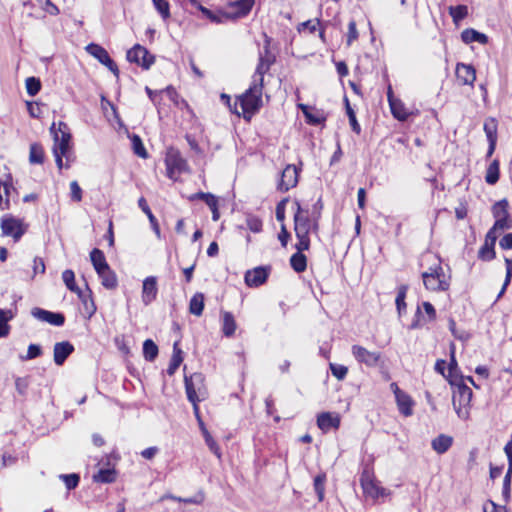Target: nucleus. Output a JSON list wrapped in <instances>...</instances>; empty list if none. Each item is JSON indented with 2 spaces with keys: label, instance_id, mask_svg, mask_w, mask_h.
I'll return each instance as SVG.
<instances>
[{
  "label": "nucleus",
  "instance_id": "obj_10",
  "mask_svg": "<svg viewBox=\"0 0 512 512\" xmlns=\"http://www.w3.org/2000/svg\"><path fill=\"white\" fill-rule=\"evenodd\" d=\"M1 230L4 236H11L18 241L25 232L21 220L13 216H4L1 220Z\"/></svg>",
  "mask_w": 512,
  "mask_h": 512
},
{
  "label": "nucleus",
  "instance_id": "obj_31",
  "mask_svg": "<svg viewBox=\"0 0 512 512\" xmlns=\"http://www.w3.org/2000/svg\"><path fill=\"white\" fill-rule=\"evenodd\" d=\"M90 259H91V262H92L96 272L109 267V265L105 259L104 253L98 248H94L91 251Z\"/></svg>",
  "mask_w": 512,
  "mask_h": 512
},
{
  "label": "nucleus",
  "instance_id": "obj_53",
  "mask_svg": "<svg viewBox=\"0 0 512 512\" xmlns=\"http://www.w3.org/2000/svg\"><path fill=\"white\" fill-rule=\"evenodd\" d=\"M330 370L332 375L338 380H343L348 373V368L346 366L335 363H330Z\"/></svg>",
  "mask_w": 512,
  "mask_h": 512
},
{
  "label": "nucleus",
  "instance_id": "obj_22",
  "mask_svg": "<svg viewBox=\"0 0 512 512\" xmlns=\"http://www.w3.org/2000/svg\"><path fill=\"white\" fill-rule=\"evenodd\" d=\"M395 399H396L398 409L401 414H403L404 416L412 415L413 401L407 393H405V392L398 393V395L395 396Z\"/></svg>",
  "mask_w": 512,
  "mask_h": 512
},
{
  "label": "nucleus",
  "instance_id": "obj_17",
  "mask_svg": "<svg viewBox=\"0 0 512 512\" xmlns=\"http://www.w3.org/2000/svg\"><path fill=\"white\" fill-rule=\"evenodd\" d=\"M456 77L462 85H473L476 80L475 69L471 65L459 63L456 66Z\"/></svg>",
  "mask_w": 512,
  "mask_h": 512
},
{
  "label": "nucleus",
  "instance_id": "obj_18",
  "mask_svg": "<svg viewBox=\"0 0 512 512\" xmlns=\"http://www.w3.org/2000/svg\"><path fill=\"white\" fill-rule=\"evenodd\" d=\"M157 295V280L155 277H147L143 281L142 301L145 305L150 304Z\"/></svg>",
  "mask_w": 512,
  "mask_h": 512
},
{
  "label": "nucleus",
  "instance_id": "obj_11",
  "mask_svg": "<svg viewBox=\"0 0 512 512\" xmlns=\"http://www.w3.org/2000/svg\"><path fill=\"white\" fill-rule=\"evenodd\" d=\"M254 3V0H235L229 2L225 7L227 18L235 19L246 16L251 11Z\"/></svg>",
  "mask_w": 512,
  "mask_h": 512
},
{
  "label": "nucleus",
  "instance_id": "obj_44",
  "mask_svg": "<svg viewBox=\"0 0 512 512\" xmlns=\"http://www.w3.org/2000/svg\"><path fill=\"white\" fill-rule=\"evenodd\" d=\"M479 258L484 261H490L495 258L494 245L485 241L483 246L479 250Z\"/></svg>",
  "mask_w": 512,
  "mask_h": 512
},
{
  "label": "nucleus",
  "instance_id": "obj_58",
  "mask_svg": "<svg viewBox=\"0 0 512 512\" xmlns=\"http://www.w3.org/2000/svg\"><path fill=\"white\" fill-rule=\"evenodd\" d=\"M80 298L85 307V311L88 313L89 317H91L96 311V306H95L92 298L89 295H84L83 293H82V297H80Z\"/></svg>",
  "mask_w": 512,
  "mask_h": 512
},
{
  "label": "nucleus",
  "instance_id": "obj_61",
  "mask_svg": "<svg viewBox=\"0 0 512 512\" xmlns=\"http://www.w3.org/2000/svg\"><path fill=\"white\" fill-rule=\"evenodd\" d=\"M70 190H71V198L72 200L76 202H80L82 199V190L80 186L78 185L77 181H72L70 183Z\"/></svg>",
  "mask_w": 512,
  "mask_h": 512
},
{
  "label": "nucleus",
  "instance_id": "obj_60",
  "mask_svg": "<svg viewBox=\"0 0 512 512\" xmlns=\"http://www.w3.org/2000/svg\"><path fill=\"white\" fill-rule=\"evenodd\" d=\"M183 361V357L179 355H172L170 364L167 369L169 375H173Z\"/></svg>",
  "mask_w": 512,
  "mask_h": 512
},
{
  "label": "nucleus",
  "instance_id": "obj_59",
  "mask_svg": "<svg viewBox=\"0 0 512 512\" xmlns=\"http://www.w3.org/2000/svg\"><path fill=\"white\" fill-rule=\"evenodd\" d=\"M42 354V349L37 344H30L28 346L27 355L23 357L25 360H31L39 357Z\"/></svg>",
  "mask_w": 512,
  "mask_h": 512
},
{
  "label": "nucleus",
  "instance_id": "obj_26",
  "mask_svg": "<svg viewBox=\"0 0 512 512\" xmlns=\"http://www.w3.org/2000/svg\"><path fill=\"white\" fill-rule=\"evenodd\" d=\"M197 8L202 12V14L207 18L209 19L211 22H214V23H222L224 22L225 20H229V18H227L226 16V13L227 11L225 10H216V11H212V10H209L205 7H203L202 5L200 4H197Z\"/></svg>",
  "mask_w": 512,
  "mask_h": 512
},
{
  "label": "nucleus",
  "instance_id": "obj_19",
  "mask_svg": "<svg viewBox=\"0 0 512 512\" xmlns=\"http://www.w3.org/2000/svg\"><path fill=\"white\" fill-rule=\"evenodd\" d=\"M484 131L489 142L487 156L490 157L495 149L497 141V122L494 118H489L485 120Z\"/></svg>",
  "mask_w": 512,
  "mask_h": 512
},
{
  "label": "nucleus",
  "instance_id": "obj_15",
  "mask_svg": "<svg viewBox=\"0 0 512 512\" xmlns=\"http://www.w3.org/2000/svg\"><path fill=\"white\" fill-rule=\"evenodd\" d=\"M317 426L323 432H327L332 428L338 429L340 426V417L338 414L322 412L317 416Z\"/></svg>",
  "mask_w": 512,
  "mask_h": 512
},
{
  "label": "nucleus",
  "instance_id": "obj_6",
  "mask_svg": "<svg viewBox=\"0 0 512 512\" xmlns=\"http://www.w3.org/2000/svg\"><path fill=\"white\" fill-rule=\"evenodd\" d=\"M423 283L428 290L445 291L449 288V282L442 267L431 268L430 272L422 274Z\"/></svg>",
  "mask_w": 512,
  "mask_h": 512
},
{
  "label": "nucleus",
  "instance_id": "obj_32",
  "mask_svg": "<svg viewBox=\"0 0 512 512\" xmlns=\"http://www.w3.org/2000/svg\"><path fill=\"white\" fill-rule=\"evenodd\" d=\"M222 322H223V326H222L223 334L226 337H231L235 333V330H236V322H235V319H234V316L232 315V313L227 312V311L223 312Z\"/></svg>",
  "mask_w": 512,
  "mask_h": 512
},
{
  "label": "nucleus",
  "instance_id": "obj_45",
  "mask_svg": "<svg viewBox=\"0 0 512 512\" xmlns=\"http://www.w3.org/2000/svg\"><path fill=\"white\" fill-rule=\"evenodd\" d=\"M269 69L270 66L264 64L259 60L255 73L252 77V81L263 85L264 75L269 71Z\"/></svg>",
  "mask_w": 512,
  "mask_h": 512
},
{
  "label": "nucleus",
  "instance_id": "obj_37",
  "mask_svg": "<svg viewBox=\"0 0 512 512\" xmlns=\"http://www.w3.org/2000/svg\"><path fill=\"white\" fill-rule=\"evenodd\" d=\"M407 290H408L407 285H400L398 287L395 303H396V308H397L398 314L400 316L406 310L405 298H406Z\"/></svg>",
  "mask_w": 512,
  "mask_h": 512
},
{
  "label": "nucleus",
  "instance_id": "obj_25",
  "mask_svg": "<svg viewBox=\"0 0 512 512\" xmlns=\"http://www.w3.org/2000/svg\"><path fill=\"white\" fill-rule=\"evenodd\" d=\"M98 276L101 279L102 285L107 289H114L117 286V277L116 274L107 267L103 270L97 272Z\"/></svg>",
  "mask_w": 512,
  "mask_h": 512
},
{
  "label": "nucleus",
  "instance_id": "obj_27",
  "mask_svg": "<svg viewBox=\"0 0 512 512\" xmlns=\"http://www.w3.org/2000/svg\"><path fill=\"white\" fill-rule=\"evenodd\" d=\"M303 251L304 250H297V252L290 257V265L297 273L304 272L307 268V258L302 253Z\"/></svg>",
  "mask_w": 512,
  "mask_h": 512
},
{
  "label": "nucleus",
  "instance_id": "obj_40",
  "mask_svg": "<svg viewBox=\"0 0 512 512\" xmlns=\"http://www.w3.org/2000/svg\"><path fill=\"white\" fill-rule=\"evenodd\" d=\"M499 162H491L487 168L485 180L488 184L493 185L499 179Z\"/></svg>",
  "mask_w": 512,
  "mask_h": 512
},
{
  "label": "nucleus",
  "instance_id": "obj_28",
  "mask_svg": "<svg viewBox=\"0 0 512 512\" xmlns=\"http://www.w3.org/2000/svg\"><path fill=\"white\" fill-rule=\"evenodd\" d=\"M86 51L95 57L101 64L109 62L108 52L100 45L91 43L86 47Z\"/></svg>",
  "mask_w": 512,
  "mask_h": 512
},
{
  "label": "nucleus",
  "instance_id": "obj_48",
  "mask_svg": "<svg viewBox=\"0 0 512 512\" xmlns=\"http://www.w3.org/2000/svg\"><path fill=\"white\" fill-rule=\"evenodd\" d=\"M203 436H204L205 442H206L207 446L209 447L210 451L214 455H216L218 459H221L220 448H219L218 444L216 443V441L211 436V434L209 433V431L205 430Z\"/></svg>",
  "mask_w": 512,
  "mask_h": 512
},
{
  "label": "nucleus",
  "instance_id": "obj_51",
  "mask_svg": "<svg viewBox=\"0 0 512 512\" xmlns=\"http://www.w3.org/2000/svg\"><path fill=\"white\" fill-rule=\"evenodd\" d=\"M346 44L347 46H351L354 41H356L359 37L358 30L356 28V22L351 20L348 24V32L346 35Z\"/></svg>",
  "mask_w": 512,
  "mask_h": 512
},
{
  "label": "nucleus",
  "instance_id": "obj_38",
  "mask_svg": "<svg viewBox=\"0 0 512 512\" xmlns=\"http://www.w3.org/2000/svg\"><path fill=\"white\" fill-rule=\"evenodd\" d=\"M130 140H131V147H132V150L135 153V155L140 158H146L147 151L143 145L141 138L138 135L133 134L132 136H130Z\"/></svg>",
  "mask_w": 512,
  "mask_h": 512
},
{
  "label": "nucleus",
  "instance_id": "obj_21",
  "mask_svg": "<svg viewBox=\"0 0 512 512\" xmlns=\"http://www.w3.org/2000/svg\"><path fill=\"white\" fill-rule=\"evenodd\" d=\"M453 438L451 436L441 434L434 438L431 442V446L438 454H444L452 446Z\"/></svg>",
  "mask_w": 512,
  "mask_h": 512
},
{
  "label": "nucleus",
  "instance_id": "obj_30",
  "mask_svg": "<svg viewBox=\"0 0 512 512\" xmlns=\"http://www.w3.org/2000/svg\"><path fill=\"white\" fill-rule=\"evenodd\" d=\"M138 206L147 215V218L149 219V221H150V223H151V225L153 227V230H154L155 234L157 235V237H160V229H159V225H158L157 219L153 215V213H152L151 209L149 208V206L147 204V201L145 200L144 197H141L138 200Z\"/></svg>",
  "mask_w": 512,
  "mask_h": 512
},
{
  "label": "nucleus",
  "instance_id": "obj_43",
  "mask_svg": "<svg viewBox=\"0 0 512 512\" xmlns=\"http://www.w3.org/2000/svg\"><path fill=\"white\" fill-rule=\"evenodd\" d=\"M25 86H26L27 93L30 96H35L36 94H38V92L41 89V82L36 77H28L25 80Z\"/></svg>",
  "mask_w": 512,
  "mask_h": 512
},
{
  "label": "nucleus",
  "instance_id": "obj_14",
  "mask_svg": "<svg viewBox=\"0 0 512 512\" xmlns=\"http://www.w3.org/2000/svg\"><path fill=\"white\" fill-rule=\"evenodd\" d=\"M73 351L74 346L68 341L56 343L53 348V359L55 364L58 366L63 365Z\"/></svg>",
  "mask_w": 512,
  "mask_h": 512
},
{
  "label": "nucleus",
  "instance_id": "obj_42",
  "mask_svg": "<svg viewBox=\"0 0 512 512\" xmlns=\"http://www.w3.org/2000/svg\"><path fill=\"white\" fill-rule=\"evenodd\" d=\"M325 481V474H319L314 478V489L320 502L324 500Z\"/></svg>",
  "mask_w": 512,
  "mask_h": 512
},
{
  "label": "nucleus",
  "instance_id": "obj_33",
  "mask_svg": "<svg viewBox=\"0 0 512 512\" xmlns=\"http://www.w3.org/2000/svg\"><path fill=\"white\" fill-rule=\"evenodd\" d=\"M186 162H166V175L176 181L182 171L185 170Z\"/></svg>",
  "mask_w": 512,
  "mask_h": 512
},
{
  "label": "nucleus",
  "instance_id": "obj_29",
  "mask_svg": "<svg viewBox=\"0 0 512 512\" xmlns=\"http://www.w3.org/2000/svg\"><path fill=\"white\" fill-rule=\"evenodd\" d=\"M204 310V295L200 292L195 293L190 299L189 312L195 316H201Z\"/></svg>",
  "mask_w": 512,
  "mask_h": 512
},
{
  "label": "nucleus",
  "instance_id": "obj_24",
  "mask_svg": "<svg viewBox=\"0 0 512 512\" xmlns=\"http://www.w3.org/2000/svg\"><path fill=\"white\" fill-rule=\"evenodd\" d=\"M15 314L10 309H0V338L7 337L10 333L8 322L14 318Z\"/></svg>",
  "mask_w": 512,
  "mask_h": 512
},
{
  "label": "nucleus",
  "instance_id": "obj_47",
  "mask_svg": "<svg viewBox=\"0 0 512 512\" xmlns=\"http://www.w3.org/2000/svg\"><path fill=\"white\" fill-rule=\"evenodd\" d=\"M155 9L159 12L163 19L170 17V5L166 0H152Z\"/></svg>",
  "mask_w": 512,
  "mask_h": 512
},
{
  "label": "nucleus",
  "instance_id": "obj_34",
  "mask_svg": "<svg viewBox=\"0 0 512 512\" xmlns=\"http://www.w3.org/2000/svg\"><path fill=\"white\" fill-rule=\"evenodd\" d=\"M116 479V471L115 469L107 468L100 469L93 476V480L98 483H112Z\"/></svg>",
  "mask_w": 512,
  "mask_h": 512
},
{
  "label": "nucleus",
  "instance_id": "obj_7",
  "mask_svg": "<svg viewBox=\"0 0 512 512\" xmlns=\"http://www.w3.org/2000/svg\"><path fill=\"white\" fill-rule=\"evenodd\" d=\"M301 166L302 162H299V165L287 164L285 166V168L280 173V179L277 183L278 191L287 192L297 185Z\"/></svg>",
  "mask_w": 512,
  "mask_h": 512
},
{
  "label": "nucleus",
  "instance_id": "obj_13",
  "mask_svg": "<svg viewBox=\"0 0 512 512\" xmlns=\"http://www.w3.org/2000/svg\"><path fill=\"white\" fill-rule=\"evenodd\" d=\"M31 315L42 322H47L53 326H62L65 322V316L59 312H51L42 308L35 307L31 310Z\"/></svg>",
  "mask_w": 512,
  "mask_h": 512
},
{
  "label": "nucleus",
  "instance_id": "obj_3",
  "mask_svg": "<svg viewBox=\"0 0 512 512\" xmlns=\"http://www.w3.org/2000/svg\"><path fill=\"white\" fill-rule=\"evenodd\" d=\"M450 383L455 387L452 398L454 410L459 418L467 420L470 416L473 392L471 388L463 383L462 379L459 381L450 379Z\"/></svg>",
  "mask_w": 512,
  "mask_h": 512
},
{
  "label": "nucleus",
  "instance_id": "obj_20",
  "mask_svg": "<svg viewBox=\"0 0 512 512\" xmlns=\"http://www.w3.org/2000/svg\"><path fill=\"white\" fill-rule=\"evenodd\" d=\"M390 109L392 115L399 121H406L412 114L406 109L404 103L401 100L394 97H390Z\"/></svg>",
  "mask_w": 512,
  "mask_h": 512
},
{
  "label": "nucleus",
  "instance_id": "obj_52",
  "mask_svg": "<svg viewBox=\"0 0 512 512\" xmlns=\"http://www.w3.org/2000/svg\"><path fill=\"white\" fill-rule=\"evenodd\" d=\"M247 227L254 233H259L262 230V221L260 218L254 215L247 216L246 219Z\"/></svg>",
  "mask_w": 512,
  "mask_h": 512
},
{
  "label": "nucleus",
  "instance_id": "obj_63",
  "mask_svg": "<svg viewBox=\"0 0 512 512\" xmlns=\"http://www.w3.org/2000/svg\"><path fill=\"white\" fill-rule=\"evenodd\" d=\"M171 498L175 501H178L181 503H186V504H201L204 500L203 495H198V496L191 497V498H181V497L172 496Z\"/></svg>",
  "mask_w": 512,
  "mask_h": 512
},
{
  "label": "nucleus",
  "instance_id": "obj_57",
  "mask_svg": "<svg viewBox=\"0 0 512 512\" xmlns=\"http://www.w3.org/2000/svg\"><path fill=\"white\" fill-rule=\"evenodd\" d=\"M493 227L496 228L497 230L510 229L512 227V220L510 216L496 218Z\"/></svg>",
  "mask_w": 512,
  "mask_h": 512
},
{
  "label": "nucleus",
  "instance_id": "obj_8",
  "mask_svg": "<svg viewBox=\"0 0 512 512\" xmlns=\"http://www.w3.org/2000/svg\"><path fill=\"white\" fill-rule=\"evenodd\" d=\"M351 353L359 364H363L369 368L378 366L382 358L381 352L370 351L358 344H355L351 347Z\"/></svg>",
  "mask_w": 512,
  "mask_h": 512
},
{
  "label": "nucleus",
  "instance_id": "obj_5",
  "mask_svg": "<svg viewBox=\"0 0 512 512\" xmlns=\"http://www.w3.org/2000/svg\"><path fill=\"white\" fill-rule=\"evenodd\" d=\"M184 381L187 398L190 402L201 401L205 398L204 376L201 373L185 376Z\"/></svg>",
  "mask_w": 512,
  "mask_h": 512
},
{
  "label": "nucleus",
  "instance_id": "obj_9",
  "mask_svg": "<svg viewBox=\"0 0 512 512\" xmlns=\"http://www.w3.org/2000/svg\"><path fill=\"white\" fill-rule=\"evenodd\" d=\"M127 60L140 65L144 69H149L154 63V56L151 55L145 47L137 44L128 50Z\"/></svg>",
  "mask_w": 512,
  "mask_h": 512
},
{
  "label": "nucleus",
  "instance_id": "obj_2",
  "mask_svg": "<svg viewBox=\"0 0 512 512\" xmlns=\"http://www.w3.org/2000/svg\"><path fill=\"white\" fill-rule=\"evenodd\" d=\"M262 91L263 85L251 82L249 88L235 101L234 112L240 115L237 110L238 104L242 109L243 117L249 120L262 106Z\"/></svg>",
  "mask_w": 512,
  "mask_h": 512
},
{
  "label": "nucleus",
  "instance_id": "obj_39",
  "mask_svg": "<svg viewBox=\"0 0 512 512\" xmlns=\"http://www.w3.org/2000/svg\"><path fill=\"white\" fill-rule=\"evenodd\" d=\"M508 201L506 199H502L498 202H496L492 207V214L493 217L496 218H502L510 216L508 212Z\"/></svg>",
  "mask_w": 512,
  "mask_h": 512
},
{
  "label": "nucleus",
  "instance_id": "obj_50",
  "mask_svg": "<svg viewBox=\"0 0 512 512\" xmlns=\"http://www.w3.org/2000/svg\"><path fill=\"white\" fill-rule=\"evenodd\" d=\"M505 263H506V276H505V281L503 283V286L497 296V299L501 298L502 295L505 293L506 291V288L507 286L510 284L511 282V278H512V259H508L506 258L505 259Z\"/></svg>",
  "mask_w": 512,
  "mask_h": 512
},
{
  "label": "nucleus",
  "instance_id": "obj_55",
  "mask_svg": "<svg viewBox=\"0 0 512 512\" xmlns=\"http://www.w3.org/2000/svg\"><path fill=\"white\" fill-rule=\"evenodd\" d=\"M44 150L41 145L34 143L30 146L29 160H43Z\"/></svg>",
  "mask_w": 512,
  "mask_h": 512
},
{
  "label": "nucleus",
  "instance_id": "obj_49",
  "mask_svg": "<svg viewBox=\"0 0 512 512\" xmlns=\"http://www.w3.org/2000/svg\"><path fill=\"white\" fill-rule=\"evenodd\" d=\"M60 478L64 481L65 486L68 490L75 489L80 481V477L78 474H62Z\"/></svg>",
  "mask_w": 512,
  "mask_h": 512
},
{
  "label": "nucleus",
  "instance_id": "obj_12",
  "mask_svg": "<svg viewBox=\"0 0 512 512\" xmlns=\"http://www.w3.org/2000/svg\"><path fill=\"white\" fill-rule=\"evenodd\" d=\"M360 482H361V486H362L364 494L373 499H378L379 497H385L389 494L387 489L379 486L373 479L370 478L369 474H367V473L362 474Z\"/></svg>",
  "mask_w": 512,
  "mask_h": 512
},
{
  "label": "nucleus",
  "instance_id": "obj_56",
  "mask_svg": "<svg viewBox=\"0 0 512 512\" xmlns=\"http://www.w3.org/2000/svg\"><path fill=\"white\" fill-rule=\"evenodd\" d=\"M457 369H458V364H457V361L455 358V346L452 344L451 350H450V362L448 365L449 377L451 379H453L454 374L456 373Z\"/></svg>",
  "mask_w": 512,
  "mask_h": 512
},
{
  "label": "nucleus",
  "instance_id": "obj_16",
  "mask_svg": "<svg viewBox=\"0 0 512 512\" xmlns=\"http://www.w3.org/2000/svg\"><path fill=\"white\" fill-rule=\"evenodd\" d=\"M268 278V271L264 267H256L245 274V283L249 287H258Z\"/></svg>",
  "mask_w": 512,
  "mask_h": 512
},
{
  "label": "nucleus",
  "instance_id": "obj_41",
  "mask_svg": "<svg viewBox=\"0 0 512 512\" xmlns=\"http://www.w3.org/2000/svg\"><path fill=\"white\" fill-rule=\"evenodd\" d=\"M189 200H202L207 204L208 207H214V204L218 202L217 198L213 194L205 192L194 193L189 197Z\"/></svg>",
  "mask_w": 512,
  "mask_h": 512
},
{
  "label": "nucleus",
  "instance_id": "obj_54",
  "mask_svg": "<svg viewBox=\"0 0 512 512\" xmlns=\"http://www.w3.org/2000/svg\"><path fill=\"white\" fill-rule=\"evenodd\" d=\"M275 55L270 52L268 43L264 46V49L259 54V60L264 64L271 67V65L275 62Z\"/></svg>",
  "mask_w": 512,
  "mask_h": 512
},
{
  "label": "nucleus",
  "instance_id": "obj_62",
  "mask_svg": "<svg viewBox=\"0 0 512 512\" xmlns=\"http://www.w3.org/2000/svg\"><path fill=\"white\" fill-rule=\"evenodd\" d=\"M288 202V198L282 199L276 206V219L283 222L285 219V205Z\"/></svg>",
  "mask_w": 512,
  "mask_h": 512
},
{
  "label": "nucleus",
  "instance_id": "obj_4",
  "mask_svg": "<svg viewBox=\"0 0 512 512\" xmlns=\"http://www.w3.org/2000/svg\"><path fill=\"white\" fill-rule=\"evenodd\" d=\"M56 124L53 123L51 127V133L54 136L53 153L55 160H62V158L68 159L70 157V142L71 134L69 127L64 122L58 123V128H55Z\"/></svg>",
  "mask_w": 512,
  "mask_h": 512
},
{
  "label": "nucleus",
  "instance_id": "obj_46",
  "mask_svg": "<svg viewBox=\"0 0 512 512\" xmlns=\"http://www.w3.org/2000/svg\"><path fill=\"white\" fill-rule=\"evenodd\" d=\"M449 13L455 22L464 19L467 16L468 9L464 5L451 6Z\"/></svg>",
  "mask_w": 512,
  "mask_h": 512
},
{
  "label": "nucleus",
  "instance_id": "obj_36",
  "mask_svg": "<svg viewBox=\"0 0 512 512\" xmlns=\"http://www.w3.org/2000/svg\"><path fill=\"white\" fill-rule=\"evenodd\" d=\"M158 347L153 340L147 339L143 343V356L147 361H154L158 356Z\"/></svg>",
  "mask_w": 512,
  "mask_h": 512
},
{
  "label": "nucleus",
  "instance_id": "obj_23",
  "mask_svg": "<svg viewBox=\"0 0 512 512\" xmlns=\"http://www.w3.org/2000/svg\"><path fill=\"white\" fill-rule=\"evenodd\" d=\"M461 39L466 44H470L473 42L486 44L488 42V37L485 34L480 33L474 29H465L461 33Z\"/></svg>",
  "mask_w": 512,
  "mask_h": 512
},
{
  "label": "nucleus",
  "instance_id": "obj_64",
  "mask_svg": "<svg viewBox=\"0 0 512 512\" xmlns=\"http://www.w3.org/2000/svg\"><path fill=\"white\" fill-rule=\"evenodd\" d=\"M500 247L502 249H512V233H508L500 240Z\"/></svg>",
  "mask_w": 512,
  "mask_h": 512
},
{
  "label": "nucleus",
  "instance_id": "obj_35",
  "mask_svg": "<svg viewBox=\"0 0 512 512\" xmlns=\"http://www.w3.org/2000/svg\"><path fill=\"white\" fill-rule=\"evenodd\" d=\"M62 279L65 283L66 287L72 291L78 294L79 297H82V291L79 289V287L75 283V274L72 270L67 269L62 273Z\"/></svg>",
  "mask_w": 512,
  "mask_h": 512
},
{
  "label": "nucleus",
  "instance_id": "obj_1",
  "mask_svg": "<svg viewBox=\"0 0 512 512\" xmlns=\"http://www.w3.org/2000/svg\"><path fill=\"white\" fill-rule=\"evenodd\" d=\"M297 211L294 215V231L298 242L295 244L296 250H308L310 247V231L318 230V221L320 219V213L316 215L311 213L308 214L307 210H304L298 201H295Z\"/></svg>",
  "mask_w": 512,
  "mask_h": 512
}]
</instances>
